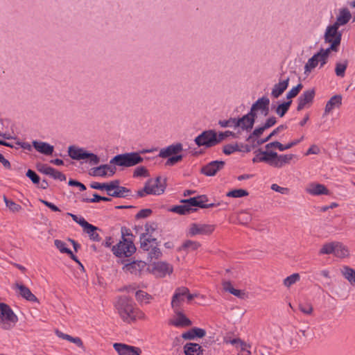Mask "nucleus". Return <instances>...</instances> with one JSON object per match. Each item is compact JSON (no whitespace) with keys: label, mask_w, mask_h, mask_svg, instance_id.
<instances>
[{"label":"nucleus","mask_w":355,"mask_h":355,"mask_svg":"<svg viewBox=\"0 0 355 355\" xmlns=\"http://www.w3.org/2000/svg\"><path fill=\"white\" fill-rule=\"evenodd\" d=\"M32 144L37 151L44 155H51L53 152L54 147L46 142L34 140Z\"/></svg>","instance_id":"29"},{"label":"nucleus","mask_w":355,"mask_h":355,"mask_svg":"<svg viewBox=\"0 0 355 355\" xmlns=\"http://www.w3.org/2000/svg\"><path fill=\"white\" fill-rule=\"evenodd\" d=\"M144 158L140 155V153L132 152L119 154L110 159L111 164L121 167H132L142 163Z\"/></svg>","instance_id":"4"},{"label":"nucleus","mask_w":355,"mask_h":355,"mask_svg":"<svg viewBox=\"0 0 355 355\" xmlns=\"http://www.w3.org/2000/svg\"><path fill=\"white\" fill-rule=\"evenodd\" d=\"M148 252V260L149 261H151L153 259H157L162 256V252L157 245L151 248Z\"/></svg>","instance_id":"43"},{"label":"nucleus","mask_w":355,"mask_h":355,"mask_svg":"<svg viewBox=\"0 0 355 355\" xmlns=\"http://www.w3.org/2000/svg\"><path fill=\"white\" fill-rule=\"evenodd\" d=\"M108 196L114 198H125L131 196V191L126 187H119L107 193Z\"/></svg>","instance_id":"32"},{"label":"nucleus","mask_w":355,"mask_h":355,"mask_svg":"<svg viewBox=\"0 0 355 355\" xmlns=\"http://www.w3.org/2000/svg\"><path fill=\"white\" fill-rule=\"evenodd\" d=\"M151 271L156 277H164L173 272V267L166 262H154L151 265Z\"/></svg>","instance_id":"16"},{"label":"nucleus","mask_w":355,"mask_h":355,"mask_svg":"<svg viewBox=\"0 0 355 355\" xmlns=\"http://www.w3.org/2000/svg\"><path fill=\"white\" fill-rule=\"evenodd\" d=\"M4 202L7 207L12 212H18L21 209V207L15 203L14 201L8 199L6 196L3 197Z\"/></svg>","instance_id":"44"},{"label":"nucleus","mask_w":355,"mask_h":355,"mask_svg":"<svg viewBox=\"0 0 355 355\" xmlns=\"http://www.w3.org/2000/svg\"><path fill=\"white\" fill-rule=\"evenodd\" d=\"M257 355H271L270 351L266 347H261L256 351Z\"/></svg>","instance_id":"64"},{"label":"nucleus","mask_w":355,"mask_h":355,"mask_svg":"<svg viewBox=\"0 0 355 355\" xmlns=\"http://www.w3.org/2000/svg\"><path fill=\"white\" fill-rule=\"evenodd\" d=\"M289 83V78L284 80H280L278 83L275 84L272 89L271 96L274 98H277L287 89Z\"/></svg>","instance_id":"30"},{"label":"nucleus","mask_w":355,"mask_h":355,"mask_svg":"<svg viewBox=\"0 0 355 355\" xmlns=\"http://www.w3.org/2000/svg\"><path fill=\"white\" fill-rule=\"evenodd\" d=\"M205 335L206 331L205 329L198 327H193L189 331L184 332L182 334V338L184 340H193L196 338H203Z\"/></svg>","instance_id":"26"},{"label":"nucleus","mask_w":355,"mask_h":355,"mask_svg":"<svg viewBox=\"0 0 355 355\" xmlns=\"http://www.w3.org/2000/svg\"><path fill=\"white\" fill-rule=\"evenodd\" d=\"M116 167L114 164L110 162L107 164H102L99 166L92 168L89 174L92 176L98 177H111L115 174Z\"/></svg>","instance_id":"13"},{"label":"nucleus","mask_w":355,"mask_h":355,"mask_svg":"<svg viewBox=\"0 0 355 355\" xmlns=\"http://www.w3.org/2000/svg\"><path fill=\"white\" fill-rule=\"evenodd\" d=\"M265 148L266 150H271L272 148H277L279 151L286 150L285 145H283L277 141L267 144L265 146Z\"/></svg>","instance_id":"49"},{"label":"nucleus","mask_w":355,"mask_h":355,"mask_svg":"<svg viewBox=\"0 0 355 355\" xmlns=\"http://www.w3.org/2000/svg\"><path fill=\"white\" fill-rule=\"evenodd\" d=\"M338 28L333 24L328 26L326 28L324 40V42L329 44L330 46L325 50H329V54L331 51L337 52L338 51L342 39V33Z\"/></svg>","instance_id":"5"},{"label":"nucleus","mask_w":355,"mask_h":355,"mask_svg":"<svg viewBox=\"0 0 355 355\" xmlns=\"http://www.w3.org/2000/svg\"><path fill=\"white\" fill-rule=\"evenodd\" d=\"M54 244L55 247L60 251V252L66 254L71 253V250L66 247V243L62 241L56 239L54 241Z\"/></svg>","instance_id":"50"},{"label":"nucleus","mask_w":355,"mask_h":355,"mask_svg":"<svg viewBox=\"0 0 355 355\" xmlns=\"http://www.w3.org/2000/svg\"><path fill=\"white\" fill-rule=\"evenodd\" d=\"M112 250L117 257H129L135 252L136 248L132 239H123L114 245Z\"/></svg>","instance_id":"10"},{"label":"nucleus","mask_w":355,"mask_h":355,"mask_svg":"<svg viewBox=\"0 0 355 355\" xmlns=\"http://www.w3.org/2000/svg\"><path fill=\"white\" fill-rule=\"evenodd\" d=\"M329 50L321 49L317 53L309 58L304 66V73H310L318 64L322 67L328 61L329 53Z\"/></svg>","instance_id":"9"},{"label":"nucleus","mask_w":355,"mask_h":355,"mask_svg":"<svg viewBox=\"0 0 355 355\" xmlns=\"http://www.w3.org/2000/svg\"><path fill=\"white\" fill-rule=\"evenodd\" d=\"M90 187L94 189L105 190L107 192V183H99L97 182H93L90 184Z\"/></svg>","instance_id":"59"},{"label":"nucleus","mask_w":355,"mask_h":355,"mask_svg":"<svg viewBox=\"0 0 355 355\" xmlns=\"http://www.w3.org/2000/svg\"><path fill=\"white\" fill-rule=\"evenodd\" d=\"M200 246V243L191 240L186 241L180 247V250L193 251L197 250Z\"/></svg>","instance_id":"38"},{"label":"nucleus","mask_w":355,"mask_h":355,"mask_svg":"<svg viewBox=\"0 0 355 355\" xmlns=\"http://www.w3.org/2000/svg\"><path fill=\"white\" fill-rule=\"evenodd\" d=\"M255 116H256L250 112L243 117L236 119L237 127H241L243 130H250L253 128Z\"/></svg>","instance_id":"22"},{"label":"nucleus","mask_w":355,"mask_h":355,"mask_svg":"<svg viewBox=\"0 0 355 355\" xmlns=\"http://www.w3.org/2000/svg\"><path fill=\"white\" fill-rule=\"evenodd\" d=\"M215 230L214 225L192 223L189 229V235L194 236L196 235H209Z\"/></svg>","instance_id":"14"},{"label":"nucleus","mask_w":355,"mask_h":355,"mask_svg":"<svg viewBox=\"0 0 355 355\" xmlns=\"http://www.w3.org/2000/svg\"><path fill=\"white\" fill-rule=\"evenodd\" d=\"M241 341V339H240V338H233V339L228 338H224V343H226V344H231L233 346H234L236 349L239 346V345Z\"/></svg>","instance_id":"63"},{"label":"nucleus","mask_w":355,"mask_h":355,"mask_svg":"<svg viewBox=\"0 0 355 355\" xmlns=\"http://www.w3.org/2000/svg\"><path fill=\"white\" fill-rule=\"evenodd\" d=\"M92 228H86L84 232H86L91 240L94 241H101V236L97 233V230L98 228L93 225H89Z\"/></svg>","instance_id":"37"},{"label":"nucleus","mask_w":355,"mask_h":355,"mask_svg":"<svg viewBox=\"0 0 355 355\" xmlns=\"http://www.w3.org/2000/svg\"><path fill=\"white\" fill-rule=\"evenodd\" d=\"M302 88V85L301 83L298 84L297 86L293 87L286 94V98L288 99H291L295 97L300 90Z\"/></svg>","instance_id":"54"},{"label":"nucleus","mask_w":355,"mask_h":355,"mask_svg":"<svg viewBox=\"0 0 355 355\" xmlns=\"http://www.w3.org/2000/svg\"><path fill=\"white\" fill-rule=\"evenodd\" d=\"M266 130V128L262 125L261 127L257 128L254 130L252 133L247 138V141H250L253 137H258L261 136Z\"/></svg>","instance_id":"56"},{"label":"nucleus","mask_w":355,"mask_h":355,"mask_svg":"<svg viewBox=\"0 0 355 355\" xmlns=\"http://www.w3.org/2000/svg\"><path fill=\"white\" fill-rule=\"evenodd\" d=\"M248 195V192L244 189H235L229 191L227 193V196L232 198H241L244 196H247Z\"/></svg>","instance_id":"46"},{"label":"nucleus","mask_w":355,"mask_h":355,"mask_svg":"<svg viewBox=\"0 0 355 355\" xmlns=\"http://www.w3.org/2000/svg\"><path fill=\"white\" fill-rule=\"evenodd\" d=\"M116 307L121 319L128 323L135 321L137 318H145V314L135 306L131 299L126 296L119 298Z\"/></svg>","instance_id":"2"},{"label":"nucleus","mask_w":355,"mask_h":355,"mask_svg":"<svg viewBox=\"0 0 355 355\" xmlns=\"http://www.w3.org/2000/svg\"><path fill=\"white\" fill-rule=\"evenodd\" d=\"M241 150L239 148V146L237 144H227L224 146L223 152L225 155H231L232 153L236 152V151H241Z\"/></svg>","instance_id":"47"},{"label":"nucleus","mask_w":355,"mask_h":355,"mask_svg":"<svg viewBox=\"0 0 355 355\" xmlns=\"http://www.w3.org/2000/svg\"><path fill=\"white\" fill-rule=\"evenodd\" d=\"M12 288L16 291L17 295H20L21 297L26 299V300L38 302V300L36 296L33 294L31 290L24 284L16 282L12 286Z\"/></svg>","instance_id":"18"},{"label":"nucleus","mask_w":355,"mask_h":355,"mask_svg":"<svg viewBox=\"0 0 355 355\" xmlns=\"http://www.w3.org/2000/svg\"><path fill=\"white\" fill-rule=\"evenodd\" d=\"M295 157L293 154L278 155L277 153L272 150H259V153L252 159L253 163L265 162L270 166L281 168L286 164H289L291 161Z\"/></svg>","instance_id":"1"},{"label":"nucleus","mask_w":355,"mask_h":355,"mask_svg":"<svg viewBox=\"0 0 355 355\" xmlns=\"http://www.w3.org/2000/svg\"><path fill=\"white\" fill-rule=\"evenodd\" d=\"M342 96L340 94L333 96L327 102L324 107V115H327L336 108H339L342 105Z\"/></svg>","instance_id":"25"},{"label":"nucleus","mask_w":355,"mask_h":355,"mask_svg":"<svg viewBox=\"0 0 355 355\" xmlns=\"http://www.w3.org/2000/svg\"><path fill=\"white\" fill-rule=\"evenodd\" d=\"M146 267V262L142 261H135L126 264L124 269L132 274L137 275Z\"/></svg>","instance_id":"31"},{"label":"nucleus","mask_w":355,"mask_h":355,"mask_svg":"<svg viewBox=\"0 0 355 355\" xmlns=\"http://www.w3.org/2000/svg\"><path fill=\"white\" fill-rule=\"evenodd\" d=\"M315 92L314 89L304 91L298 98L297 111H301L305 107H309L313 103Z\"/></svg>","instance_id":"15"},{"label":"nucleus","mask_w":355,"mask_h":355,"mask_svg":"<svg viewBox=\"0 0 355 355\" xmlns=\"http://www.w3.org/2000/svg\"><path fill=\"white\" fill-rule=\"evenodd\" d=\"M300 279V276L298 273H293V275L287 277L284 280V285L289 288Z\"/></svg>","instance_id":"41"},{"label":"nucleus","mask_w":355,"mask_h":355,"mask_svg":"<svg viewBox=\"0 0 355 355\" xmlns=\"http://www.w3.org/2000/svg\"><path fill=\"white\" fill-rule=\"evenodd\" d=\"M306 191L312 196L328 195L329 190L321 184L311 183L306 188Z\"/></svg>","instance_id":"24"},{"label":"nucleus","mask_w":355,"mask_h":355,"mask_svg":"<svg viewBox=\"0 0 355 355\" xmlns=\"http://www.w3.org/2000/svg\"><path fill=\"white\" fill-rule=\"evenodd\" d=\"M341 273L352 285H355V270L353 268L344 266L341 269Z\"/></svg>","instance_id":"34"},{"label":"nucleus","mask_w":355,"mask_h":355,"mask_svg":"<svg viewBox=\"0 0 355 355\" xmlns=\"http://www.w3.org/2000/svg\"><path fill=\"white\" fill-rule=\"evenodd\" d=\"M348 66V61L344 60L343 61L337 62L336 63L335 73L338 77L343 78L345 75V71Z\"/></svg>","instance_id":"36"},{"label":"nucleus","mask_w":355,"mask_h":355,"mask_svg":"<svg viewBox=\"0 0 355 355\" xmlns=\"http://www.w3.org/2000/svg\"><path fill=\"white\" fill-rule=\"evenodd\" d=\"M250 345L241 340L236 349L239 350L237 355H250Z\"/></svg>","instance_id":"42"},{"label":"nucleus","mask_w":355,"mask_h":355,"mask_svg":"<svg viewBox=\"0 0 355 355\" xmlns=\"http://www.w3.org/2000/svg\"><path fill=\"white\" fill-rule=\"evenodd\" d=\"M336 242L327 243L322 245L321 249L320 250V254H334V251L335 250Z\"/></svg>","instance_id":"40"},{"label":"nucleus","mask_w":355,"mask_h":355,"mask_svg":"<svg viewBox=\"0 0 355 355\" xmlns=\"http://www.w3.org/2000/svg\"><path fill=\"white\" fill-rule=\"evenodd\" d=\"M68 155L72 159L85 160L92 165L98 164L100 162V158L96 155L76 146H70L68 148Z\"/></svg>","instance_id":"6"},{"label":"nucleus","mask_w":355,"mask_h":355,"mask_svg":"<svg viewBox=\"0 0 355 355\" xmlns=\"http://www.w3.org/2000/svg\"><path fill=\"white\" fill-rule=\"evenodd\" d=\"M149 175H149L148 171L144 166L137 167L133 172L134 178H139V177L147 178Z\"/></svg>","instance_id":"48"},{"label":"nucleus","mask_w":355,"mask_h":355,"mask_svg":"<svg viewBox=\"0 0 355 355\" xmlns=\"http://www.w3.org/2000/svg\"><path fill=\"white\" fill-rule=\"evenodd\" d=\"M113 347L119 355H141V349L139 347L124 343H116L113 345Z\"/></svg>","instance_id":"17"},{"label":"nucleus","mask_w":355,"mask_h":355,"mask_svg":"<svg viewBox=\"0 0 355 355\" xmlns=\"http://www.w3.org/2000/svg\"><path fill=\"white\" fill-rule=\"evenodd\" d=\"M292 103V101H288L287 102H284L277 106L276 108V113L280 117H282L285 115V114L288 112L291 105Z\"/></svg>","instance_id":"39"},{"label":"nucleus","mask_w":355,"mask_h":355,"mask_svg":"<svg viewBox=\"0 0 355 355\" xmlns=\"http://www.w3.org/2000/svg\"><path fill=\"white\" fill-rule=\"evenodd\" d=\"M270 100L266 96L259 98L251 107L250 112L256 116V111L261 110L264 116H267L269 113Z\"/></svg>","instance_id":"19"},{"label":"nucleus","mask_w":355,"mask_h":355,"mask_svg":"<svg viewBox=\"0 0 355 355\" xmlns=\"http://www.w3.org/2000/svg\"><path fill=\"white\" fill-rule=\"evenodd\" d=\"M183 159V155L178 154L176 155H173L169 157H168V159L166 160L165 165L166 166H174L176 163L182 161Z\"/></svg>","instance_id":"51"},{"label":"nucleus","mask_w":355,"mask_h":355,"mask_svg":"<svg viewBox=\"0 0 355 355\" xmlns=\"http://www.w3.org/2000/svg\"><path fill=\"white\" fill-rule=\"evenodd\" d=\"M18 321L17 316L6 304L0 310V328L4 330L12 329Z\"/></svg>","instance_id":"8"},{"label":"nucleus","mask_w":355,"mask_h":355,"mask_svg":"<svg viewBox=\"0 0 355 355\" xmlns=\"http://www.w3.org/2000/svg\"><path fill=\"white\" fill-rule=\"evenodd\" d=\"M225 166V162L223 161H212L204 166L201 172L207 176H214L218 171L223 168Z\"/></svg>","instance_id":"21"},{"label":"nucleus","mask_w":355,"mask_h":355,"mask_svg":"<svg viewBox=\"0 0 355 355\" xmlns=\"http://www.w3.org/2000/svg\"><path fill=\"white\" fill-rule=\"evenodd\" d=\"M299 309L304 314L311 315L313 312V306L309 303L300 304Z\"/></svg>","instance_id":"55"},{"label":"nucleus","mask_w":355,"mask_h":355,"mask_svg":"<svg viewBox=\"0 0 355 355\" xmlns=\"http://www.w3.org/2000/svg\"><path fill=\"white\" fill-rule=\"evenodd\" d=\"M170 210L180 215H185L195 211L196 209H189V205H187L186 203H182V205L173 207Z\"/></svg>","instance_id":"35"},{"label":"nucleus","mask_w":355,"mask_h":355,"mask_svg":"<svg viewBox=\"0 0 355 355\" xmlns=\"http://www.w3.org/2000/svg\"><path fill=\"white\" fill-rule=\"evenodd\" d=\"M152 213V210L150 209H144L140 210L136 215V218H145L148 217Z\"/></svg>","instance_id":"60"},{"label":"nucleus","mask_w":355,"mask_h":355,"mask_svg":"<svg viewBox=\"0 0 355 355\" xmlns=\"http://www.w3.org/2000/svg\"><path fill=\"white\" fill-rule=\"evenodd\" d=\"M271 189L273 191H275L278 193H280L282 194H288L289 193V189L286 187H282L279 186L277 184H272L271 185Z\"/></svg>","instance_id":"58"},{"label":"nucleus","mask_w":355,"mask_h":355,"mask_svg":"<svg viewBox=\"0 0 355 355\" xmlns=\"http://www.w3.org/2000/svg\"><path fill=\"white\" fill-rule=\"evenodd\" d=\"M194 141L198 146H204L205 148L214 146L218 144L216 132L212 130L203 131L196 137Z\"/></svg>","instance_id":"11"},{"label":"nucleus","mask_w":355,"mask_h":355,"mask_svg":"<svg viewBox=\"0 0 355 355\" xmlns=\"http://www.w3.org/2000/svg\"><path fill=\"white\" fill-rule=\"evenodd\" d=\"M180 202L182 203H186L187 205H189V209H193V207H200V202H198L197 197H193L189 199L182 200Z\"/></svg>","instance_id":"53"},{"label":"nucleus","mask_w":355,"mask_h":355,"mask_svg":"<svg viewBox=\"0 0 355 355\" xmlns=\"http://www.w3.org/2000/svg\"><path fill=\"white\" fill-rule=\"evenodd\" d=\"M229 136L236 137L235 134L231 131H225V132H220L218 135H216V140L218 141V144L222 141L225 137Z\"/></svg>","instance_id":"62"},{"label":"nucleus","mask_w":355,"mask_h":355,"mask_svg":"<svg viewBox=\"0 0 355 355\" xmlns=\"http://www.w3.org/2000/svg\"><path fill=\"white\" fill-rule=\"evenodd\" d=\"M351 18V12L347 8H340L336 17V20L333 25L339 28L341 26L347 24Z\"/></svg>","instance_id":"23"},{"label":"nucleus","mask_w":355,"mask_h":355,"mask_svg":"<svg viewBox=\"0 0 355 355\" xmlns=\"http://www.w3.org/2000/svg\"><path fill=\"white\" fill-rule=\"evenodd\" d=\"M165 188L164 180L161 177L149 179L145 183L144 187L137 191L135 198H143L147 195H160L164 193Z\"/></svg>","instance_id":"3"},{"label":"nucleus","mask_w":355,"mask_h":355,"mask_svg":"<svg viewBox=\"0 0 355 355\" xmlns=\"http://www.w3.org/2000/svg\"><path fill=\"white\" fill-rule=\"evenodd\" d=\"M183 150V145L181 143H175L159 150V157L167 158L173 155L180 154Z\"/></svg>","instance_id":"20"},{"label":"nucleus","mask_w":355,"mask_h":355,"mask_svg":"<svg viewBox=\"0 0 355 355\" xmlns=\"http://www.w3.org/2000/svg\"><path fill=\"white\" fill-rule=\"evenodd\" d=\"M156 241V239L147 233H143L140 236V248L144 251H149L151 248L157 245Z\"/></svg>","instance_id":"28"},{"label":"nucleus","mask_w":355,"mask_h":355,"mask_svg":"<svg viewBox=\"0 0 355 355\" xmlns=\"http://www.w3.org/2000/svg\"><path fill=\"white\" fill-rule=\"evenodd\" d=\"M334 255L339 258H345L349 255V250L343 243L336 242Z\"/></svg>","instance_id":"33"},{"label":"nucleus","mask_w":355,"mask_h":355,"mask_svg":"<svg viewBox=\"0 0 355 355\" xmlns=\"http://www.w3.org/2000/svg\"><path fill=\"white\" fill-rule=\"evenodd\" d=\"M197 296V294L190 293L189 288L185 286L178 287L172 296L171 308L172 309H182V306L186 300L189 303Z\"/></svg>","instance_id":"7"},{"label":"nucleus","mask_w":355,"mask_h":355,"mask_svg":"<svg viewBox=\"0 0 355 355\" xmlns=\"http://www.w3.org/2000/svg\"><path fill=\"white\" fill-rule=\"evenodd\" d=\"M218 123L223 128H227V127L237 128V125H236L237 123H236V118H230L228 120L219 121Z\"/></svg>","instance_id":"52"},{"label":"nucleus","mask_w":355,"mask_h":355,"mask_svg":"<svg viewBox=\"0 0 355 355\" xmlns=\"http://www.w3.org/2000/svg\"><path fill=\"white\" fill-rule=\"evenodd\" d=\"M185 355H203L204 349L202 346L196 343H187L183 347Z\"/></svg>","instance_id":"27"},{"label":"nucleus","mask_w":355,"mask_h":355,"mask_svg":"<svg viewBox=\"0 0 355 355\" xmlns=\"http://www.w3.org/2000/svg\"><path fill=\"white\" fill-rule=\"evenodd\" d=\"M136 299L139 302H145L148 303L150 300L152 298L151 295L143 291H138L135 293Z\"/></svg>","instance_id":"45"},{"label":"nucleus","mask_w":355,"mask_h":355,"mask_svg":"<svg viewBox=\"0 0 355 355\" xmlns=\"http://www.w3.org/2000/svg\"><path fill=\"white\" fill-rule=\"evenodd\" d=\"M26 175L28 178H29L31 180L33 183L38 184L40 182V178L39 175H37V174L31 169H28Z\"/></svg>","instance_id":"57"},{"label":"nucleus","mask_w":355,"mask_h":355,"mask_svg":"<svg viewBox=\"0 0 355 355\" xmlns=\"http://www.w3.org/2000/svg\"><path fill=\"white\" fill-rule=\"evenodd\" d=\"M174 314L168 320V324L177 328H186L192 325V322L182 309H173Z\"/></svg>","instance_id":"12"},{"label":"nucleus","mask_w":355,"mask_h":355,"mask_svg":"<svg viewBox=\"0 0 355 355\" xmlns=\"http://www.w3.org/2000/svg\"><path fill=\"white\" fill-rule=\"evenodd\" d=\"M121 232L122 240L132 239V234L131 233V231L128 228H127L125 227H122L121 229Z\"/></svg>","instance_id":"61"}]
</instances>
